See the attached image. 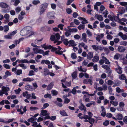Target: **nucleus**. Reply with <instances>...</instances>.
I'll use <instances>...</instances> for the list:
<instances>
[{
	"mask_svg": "<svg viewBox=\"0 0 127 127\" xmlns=\"http://www.w3.org/2000/svg\"><path fill=\"white\" fill-rule=\"evenodd\" d=\"M86 32L88 35V37L92 36V34L91 32L87 30L86 31Z\"/></svg>",
	"mask_w": 127,
	"mask_h": 127,
	"instance_id": "nucleus-48",
	"label": "nucleus"
},
{
	"mask_svg": "<svg viewBox=\"0 0 127 127\" xmlns=\"http://www.w3.org/2000/svg\"><path fill=\"white\" fill-rule=\"evenodd\" d=\"M120 44L121 45H123L125 46L127 45V42L125 41H122L120 42Z\"/></svg>",
	"mask_w": 127,
	"mask_h": 127,
	"instance_id": "nucleus-43",
	"label": "nucleus"
},
{
	"mask_svg": "<svg viewBox=\"0 0 127 127\" xmlns=\"http://www.w3.org/2000/svg\"><path fill=\"white\" fill-rule=\"evenodd\" d=\"M33 80L34 79L33 78H31L29 77H27L23 79L22 81L24 82H31L33 81Z\"/></svg>",
	"mask_w": 127,
	"mask_h": 127,
	"instance_id": "nucleus-15",
	"label": "nucleus"
},
{
	"mask_svg": "<svg viewBox=\"0 0 127 127\" xmlns=\"http://www.w3.org/2000/svg\"><path fill=\"white\" fill-rule=\"evenodd\" d=\"M54 86V84L53 83H51L48 86L47 89L48 90H51L53 87Z\"/></svg>",
	"mask_w": 127,
	"mask_h": 127,
	"instance_id": "nucleus-22",
	"label": "nucleus"
},
{
	"mask_svg": "<svg viewBox=\"0 0 127 127\" xmlns=\"http://www.w3.org/2000/svg\"><path fill=\"white\" fill-rule=\"evenodd\" d=\"M60 114L62 116H67L68 115L67 114L66 112L64 110H60Z\"/></svg>",
	"mask_w": 127,
	"mask_h": 127,
	"instance_id": "nucleus-19",
	"label": "nucleus"
},
{
	"mask_svg": "<svg viewBox=\"0 0 127 127\" xmlns=\"http://www.w3.org/2000/svg\"><path fill=\"white\" fill-rule=\"evenodd\" d=\"M116 118L118 120H122L123 118V115L120 113H118L116 116Z\"/></svg>",
	"mask_w": 127,
	"mask_h": 127,
	"instance_id": "nucleus-16",
	"label": "nucleus"
},
{
	"mask_svg": "<svg viewBox=\"0 0 127 127\" xmlns=\"http://www.w3.org/2000/svg\"><path fill=\"white\" fill-rule=\"evenodd\" d=\"M5 29L4 31L5 32H6L8 31L9 30V27L7 25H5L4 26Z\"/></svg>",
	"mask_w": 127,
	"mask_h": 127,
	"instance_id": "nucleus-57",
	"label": "nucleus"
},
{
	"mask_svg": "<svg viewBox=\"0 0 127 127\" xmlns=\"http://www.w3.org/2000/svg\"><path fill=\"white\" fill-rule=\"evenodd\" d=\"M33 50L36 54H43V50L37 48H33Z\"/></svg>",
	"mask_w": 127,
	"mask_h": 127,
	"instance_id": "nucleus-6",
	"label": "nucleus"
},
{
	"mask_svg": "<svg viewBox=\"0 0 127 127\" xmlns=\"http://www.w3.org/2000/svg\"><path fill=\"white\" fill-rule=\"evenodd\" d=\"M118 35L121 37V38L124 40H125L127 39V36L125 34H123L122 32H119L118 33Z\"/></svg>",
	"mask_w": 127,
	"mask_h": 127,
	"instance_id": "nucleus-7",
	"label": "nucleus"
},
{
	"mask_svg": "<svg viewBox=\"0 0 127 127\" xmlns=\"http://www.w3.org/2000/svg\"><path fill=\"white\" fill-rule=\"evenodd\" d=\"M79 109L81 110H84L86 111V108L85 107L83 103H81V105L79 107Z\"/></svg>",
	"mask_w": 127,
	"mask_h": 127,
	"instance_id": "nucleus-9",
	"label": "nucleus"
},
{
	"mask_svg": "<svg viewBox=\"0 0 127 127\" xmlns=\"http://www.w3.org/2000/svg\"><path fill=\"white\" fill-rule=\"evenodd\" d=\"M102 67L103 68L107 70L109 68L108 65L105 64H103L102 66Z\"/></svg>",
	"mask_w": 127,
	"mask_h": 127,
	"instance_id": "nucleus-62",
	"label": "nucleus"
},
{
	"mask_svg": "<svg viewBox=\"0 0 127 127\" xmlns=\"http://www.w3.org/2000/svg\"><path fill=\"white\" fill-rule=\"evenodd\" d=\"M48 5V4L46 2H44L40 5L39 12L40 15L42 14L45 12Z\"/></svg>",
	"mask_w": 127,
	"mask_h": 127,
	"instance_id": "nucleus-2",
	"label": "nucleus"
},
{
	"mask_svg": "<svg viewBox=\"0 0 127 127\" xmlns=\"http://www.w3.org/2000/svg\"><path fill=\"white\" fill-rule=\"evenodd\" d=\"M65 34L66 36L68 37L71 34V33L68 31H67L65 32Z\"/></svg>",
	"mask_w": 127,
	"mask_h": 127,
	"instance_id": "nucleus-61",
	"label": "nucleus"
},
{
	"mask_svg": "<svg viewBox=\"0 0 127 127\" xmlns=\"http://www.w3.org/2000/svg\"><path fill=\"white\" fill-rule=\"evenodd\" d=\"M47 111L46 110H42L41 111L40 114L44 116H45L48 114H47Z\"/></svg>",
	"mask_w": 127,
	"mask_h": 127,
	"instance_id": "nucleus-13",
	"label": "nucleus"
},
{
	"mask_svg": "<svg viewBox=\"0 0 127 127\" xmlns=\"http://www.w3.org/2000/svg\"><path fill=\"white\" fill-rule=\"evenodd\" d=\"M70 100L68 98H65L64 99V103L68 104L70 102Z\"/></svg>",
	"mask_w": 127,
	"mask_h": 127,
	"instance_id": "nucleus-59",
	"label": "nucleus"
},
{
	"mask_svg": "<svg viewBox=\"0 0 127 127\" xmlns=\"http://www.w3.org/2000/svg\"><path fill=\"white\" fill-rule=\"evenodd\" d=\"M0 6L2 8H6L8 7L9 6L6 3L2 2L0 3Z\"/></svg>",
	"mask_w": 127,
	"mask_h": 127,
	"instance_id": "nucleus-12",
	"label": "nucleus"
},
{
	"mask_svg": "<svg viewBox=\"0 0 127 127\" xmlns=\"http://www.w3.org/2000/svg\"><path fill=\"white\" fill-rule=\"evenodd\" d=\"M47 16L49 18L51 19L54 17V13L53 12H49L47 13Z\"/></svg>",
	"mask_w": 127,
	"mask_h": 127,
	"instance_id": "nucleus-11",
	"label": "nucleus"
},
{
	"mask_svg": "<svg viewBox=\"0 0 127 127\" xmlns=\"http://www.w3.org/2000/svg\"><path fill=\"white\" fill-rule=\"evenodd\" d=\"M92 80L90 79H85L83 81V83L86 84H90L91 85H92Z\"/></svg>",
	"mask_w": 127,
	"mask_h": 127,
	"instance_id": "nucleus-4",
	"label": "nucleus"
},
{
	"mask_svg": "<svg viewBox=\"0 0 127 127\" xmlns=\"http://www.w3.org/2000/svg\"><path fill=\"white\" fill-rule=\"evenodd\" d=\"M64 44L66 46H67L69 43V41H68V39L67 38H65L64 39V41H63Z\"/></svg>",
	"mask_w": 127,
	"mask_h": 127,
	"instance_id": "nucleus-33",
	"label": "nucleus"
},
{
	"mask_svg": "<svg viewBox=\"0 0 127 127\" xmlns=\"http://www.w3.org/2000/svg\"><path fill=\"white\" fill-rule=\"evenodd\" d=\"M55 37H56L57 39L58 40H59L61 36L59 34L57 33L55 34Z\"/></svg>",
	"mask_w": 127,
	"mask_h": 127,
	"instance_id": "nucleus-58",
	"label": "nucleus"
},
{
	"mask_svg": "<svg viewBox=\"0 0 127 127\" xmlns=\"http://www.w3.org/2000/svg\"><path fill=\"white\" fill-rule=\"evenodd\" d=\"M50 71L47 68H44L43 69V75L44 76H46L49 74Z\"/></svg>",
	"mask_w": 127,
	"mask_h": 127,
	"instance_id": "nucleus-10",
	"label": "nucleus"
},
{
	"mask_svg": "<svg viewBox=\"0 0 127 127\" xmlns=\"http://www.w3.org/2000/svg\"><path fill=\"white\" fill-rule=\"evenodd\" d=\"M49 105V104L47 103H44L43 105V107L42 108V109H45L47 107H48Z\"/></svg>",
	"mask_w": 127,
	"mask_h": 127,
	"instance_id": "nucleus-46",
	"label": "nucleus"
},
{
	"mask_svg": "<svg viewBox=\"0 0 127 127\" xmlns=\"http://www.w3.org/2000/svg\"><path fill=\"white\" fill-rule=\"evenodd\" d=\"M97 19L99 21H102L103 20V18L101 15H98Z\"/></svg>",
	"mask_w": 127,
	"mask_h": 127,
	"instance_id": "nucleus-35",
	"label": "nucleus"
},
{
	"mask_svg": "<svg viewBox=\"0 0 127 127\" xmlns=\"http://www.w3.org/2000/svg\"><path fill=\"white\" fill-rule=\"evenodd\" d=\"M71 57L73 59H75L77 58L75 53H72L71 54Z\"/></svg>",
	"mask_w": 127,
	"mask_h": 127,
	"instance_id": "nucleus-34",
	"label": "nucleus"
},
{
	"mask_svg": "<svg viewBox=\"0 0 127 127\" xmlns=\"http://www.w3.org/2000/svg\"><path fill=\"white\" fill-rule=\"evenodd\" d=\"M2 91L4 92H7L8 91L9 89V88L8 87H5L4 86H3L2 87Z\"/></svg>",
	"mask_w": 127,
	"mask_h": 127,
	"instance_id": "nucleus-23",
	"label": "nucleus"
},
{
	"mask_svg": "<svg viewBox=\"0 0 127 127\" xmlns=\"http://www.w3.org/2000/svg\"><path fill=\"white\" fill-rule=\"evenodd\" d=\"M82 20H83V21L81 22L82 24H85L88 23V22L86 20V19L84 17L83 18Z\"/></svg>",
	"mask_w": 127,
	"mask_h": 127,
	"instance_id": "nucleus-45",
	"label": "nucleus"
},
{
	"mask_svg": "<svg viewBox=\"0 0 127 127\" xmlns=\"http://www.w3.org/2000/svg\"><path fill=\"white\" fill-rule=\"evenodd\" d=\"M51 29L50 27L47 26H45L41 28L40 31L43 32H44L47 31H50L51 30Z\"/></svg>",
	"mask_w": 127,
	"mask_h": 127,
	"instance_id": "nucleus-3",
	"label": "nucleus"
},
{
	"mask_svg": "<svg viewBox=\"0 0 127 127\" xmlns=\"http://www.w3.org/2000/svg\"><path fill=\"white\" fill-rule=\"evenodd\" d=\"M66 11L67 13L68 14H70L72 12V10L70 8H67L66 9Z\"/></svg>",
	"mask_w": 127,
	"mask_h": 127,
	"instance_id": "nucleus-50",
	"label": "nucleus"
},
{
	"mask_svg": "<svg viewBox=\"0 0 127 127\" xmlns=\"http://www.w3.org/2000/svg\"><path fill=\"white\" fill-rule=\"evenodd\" d=\"M64 26V25L62 24H60L58 26V28H60L61 30H63V27Z\"/></svg>",
	"mask_w": 127,
	"mask_h": 127,
	"instance_id": "nucleus-51",
	"label": "nucleus"
},
{
	"mask_svg": "<svg viewBox=\"0 0 127 127\" xmlns=\"http://www.w3.org/2000/svg\"><path fill=\"white\" fill-rule=\"evenodd\" d=\"M4 18L6 19L7 22H9L10 21L9 18V14L7 13L5 14L4 16Z\"/></svg>",
	"mask_w": 127,
	"mask_h": 127,
	"instance_id": "nucleus-29",
	"label": "nucleus"
},
{
	"mask_svg": "<svg viewBox=\"0 0 127 127\" xmlns=\"http://www.w3.org/2000/svg\"><path fill=\"white\" fill-rule=\"evenodd\" d=\"M44 97L45 98L48 97L50 99H51L52 98V96L50 94L47 93L44 95Z\"/></svg>",
	"mask_w": 127,
	"mask_h": 127,
	"instance_id": "nucleus-39",
	"label": "nucleus"
},
{
	"mask_svg": "<svg viewBox=\"0 0 127 127\" xmlns=\"http://www.w3.org/2000/svg\"><path fill=\"white\" fill-rule=\"evenodd\" d=\"M71 76L73 79L76 78L77 76V73L76 71H74L72 74Z\"/></svg>",
	"mask_w": 127,
	"mask_h": 127,
	"instance_id": "nucleus-26",
	"label": "nucleus"
},
{
	"mask_svg": "<svg viewBox=\"0 0 127 127\" xmlns=\"http://www.w3.org/2000/svg\"><path fill=\"white\" fill-rule=\"evenodd\" d=\"M33 88V87L32 86L30 85H27L25 87V89L28 91L30 90V89H32Z\"/></svg>",
	"mask_w": 127,
	"mask_h": 127,
	"instance_id": "nucleus-28",
	"label": "nucleus"
},
{
	"mask_svg": "<svg viewBox=\"0 0 127 127\" xmlns=\"http://www.w3.org/2000/svg\"><path fill=\"white\" fill-rule=\"evenodd\" d=\"M120 55L118 53H116L114 57V59L115 60H118L119 58Z\"/></svg>",
	"mask_w": 127,
	"mask_h": 127,
	"instance_id": "nucleus-30",
	"label": "nucleus"
},
{
	"mask_svg": "<svg viewBox=\"0 0 127 127\" xmlns=\"http://www.w3.org/2000/svg\"><path fill=\"white\" fill-rule=\"evenodd\" d=\"M40 3V1L39 0H34L32 1V3L34 5H37Z\"/></svg>",
	"mask_w": 127,
	"mask_h": 127,
	"instance_id": "nucleus-37",
	"label": "nucleus"
},
{
	"mask_svg": "<svg viewBox=\"0 0 127 127\" xmlns=\"http://www.w3.org/2000/svg\"><path fill=\"white\" fill-rule=\"evenodd\" d=\"M54 103L60 107H62L63 106V104L61 102H58L57 101H55Z\"/></svg>",
	"mask_w": 127,
	"mask_h": 127,
	"instance_id": "nucleus-44",
	"label": "nucleus"
},
{
	"mask_svg": "<svg viewBox=\"0 0 127 127\" xmlns=\"http://www.w3.org/2000/svg\"><path fill=\"white\" fill-rule=\"evenodd\" d=\"M118 50L120 52H123L125 50V49L123 47L120 46L118 47Z\"/></svg>",
	"mask_w": 127,
	"mask_h": 127,
	"instance_id": "nucleus-17",
	"label": "nucleus"
},
{
	"mask_svg": "<svg viewBox=\"0 0 127 127\" xmlns=\"http://www.w3.org/2000/svg\"><path fill=\"white\" fill-rule=\"evenodd\" d=\"M22 71L21 69H18L17 70L15 73L17 75H20L22 74Z\"/></svg>",
	"mask_w": 127,
	"mask_h": 127,
	"instance_id": "nucleus-42",
	"label": "nucleus"
},
{
	"mask_svg": "<svg viewBox=\"0 0 127 127\" xmlns=\"http://www.w3.org/2000/svg\"><path fill=\"white\" fill-rule=\"evenodd\" d=\"M19 63H29V62L27 60L24 59H22L20 60H19Z\"/></svg>",
	"mask_w": 127,
	"mask_h": 127,
	"instance_id": "nucleus-27",
	"label": "nucleus"
},
{
	"mask_svg": "<svg viewBox=\"0 0 127 127\" xmlns=\"http://www.w3.org/2000/svg\"><path fill=\"white\" fill-rule=\"evenodd\" d=\"M31 27L30 26H27L21 30L20 33L22 36H25L30 33L28 35L29 36H30L34 34V32L31 31Z\"/></svg>",
	"mask_w": 127,
	"mask_h": 127,
	"instance_id": "nucleus-1",
	"label": "nucleus"
},
{
	"mask_svg": "<svg viewBox=\"0 0 127 127\" xmlns=\"http://www.w3.org/2000/svg\"><path fill=\"white\" fill-rule=\"evenodd\" d=\"M69 43L70 44L71 46L73 47L76 46L77 44L75 43V41L74 40H71L69 41Z\"/></svg>",
	"mask_w": 127,
	"mask_h": 127,
	"instance_id": "nucleus-20",
	"label": "nucleus"
},
{
	"mask_svg": "<svg viewBox=\"0 0 127 127\" xmlns=\"http://www.w3.org/2000/svg\"><path fill=\"white\" fill-rule=\"evenodd\" d=\"M51 92L52 93L53 96H56L58 94V91H56L55 90H52L51 91Z\"/></svg>",
	"mask_w": 127,
	"mask_h": 127,
	"instance_id": "nucleus-36",
	"label": "nucleus"
},
{
	"mask_svg": "<svg viewBox=\"0 0 127 127\" xmlns=\"http://www.w3.org/2000/svg\"><path fill=\"white\" fill-rule=\"evenodd\" d=\"M15 10L16 13H18L21 11V8L20 7L18 6L16 8Z\"/></svg>",
	"mask_w": 127,
	"mask_h": 127,
	"instance_id": "nucleus-40",
	"label": "nucleus"
},
{
	"mask_svg": "<svg viewBox=\"0 0 127 127\" xmlns=\"http://www.w3.org/2000/svg\"><path fill=\"white\" fill-rule=\"evenodd\" d=\"M45 63L46 64H50V62L49 61L47 60H42L41 62L40 63L42 64H44Z\"/></svg>",
	"mask_w": 127,
	"mask_h": 127,
	"instance_id": "nucleus-14",
	"label": "nucleus"
},
{
	"mask_svg": "<svg viewBox=\"0 0 127 127\" xmlns=\"http://www.w3.org/2000/svg\"><path fill=\"white\" fill-rule=\"evenodd\" d=\"M21 90L20 88H19L18 89L15 90V92L16 94H18L20 93V92Z\"/></svg>",
	"mask_w": 127,
	"mask_h": 127,
	"instance_id": "nucleus-53",
	"label": "nucleus"
},
{
	"mask_svg": "<svg viewBox=\"0 0 127 127\" xmlns=\"http://www.w3.org/2000/svg\"><path fill=\"white\" fill-rule=\"evenodd\" d=\"M95 103V102L92 101L90 103H88L87 104L86 106L88 107H89L93 104H94V105Z\"/></svg>",
	"mask_w": 127,
	"mask_h": 127,
	"instance_id": "nucleus-32",
	"label": "nucleus"
},
{
	"mask_svg": "<svg viewBox=\"0 0 127 127\" xmlns=\"http://www.w3.org/2000/svg\"><path fill=\"white\" fill-rule=\"evenodd\" d=\"M55 39V36L54 35H52L51 36L50 39L52 41H53Z\"/></svg>",
	"mask_w": 127,
	"mask_h": 127,
	"instance_id": "nucleus-56",
	"label": "nucleus"
},
{
	"mask_svg": "<svg viewBox=\"0 0 127 127\" xmlns=\"http://www.w3.org/2000/svg\"><path fill=\"white\" fill-rule=\"evenodd\" d=\"M49 52L50 51L49 50L46 51L45 52H44L43 51V53L42 55L43 56H45L46 55H48L49 54Z\"/></svg>",
	"mask_w": 127,
	"mask_h": 127,
	"instance_id": "nucleus-55",
	"label": "nucleus"
},
{
	"mask_svg": "<svg viewBox=\"0 0 127 127\" xmlns=\"http://www.w3.org/2000/svg\"><path fill=\"white\" fill-rule=\"evenodd\" d=\"M41 46L43 48H44V50L50 49H52V46L51 45H48L47 46L46 43L41 45Z\"/></svg>",
	"mask_w": 127,
	"mask_h": 127,
	"instance_id": "nucleus-5",
	"label": "nucleus"
},
{
	"mask_svg": "<svg viewBox=\"0 0 127 127\" xmlns=\"http://www.w3.org/2000/svg\"><path fill=\"white\" fill-rule=\"evenodd\" d=\"M121 83L122 82L121 81L119 80H117L116 81L115 83H114V84H115V86H119Z\"/></svg>",
	"mask_w": 127,
	"mask_h": 127,
	"instance_id": "nucleus-31",
	"label": "nucleus"
},
{
	"mask_svg": "<svg viewBox=\"0 0 127 127\" xmlns=\"http://www.w3.org/2000/svg\"><path fill=\"white\" fill-rule=\"evenodd\" d=\"M109 122L108 120H106L103 123V125L104 126H107L109 124Z\"/></svg>",
	"mask_w": 127,
	"mask_h": 127,
	"instance_id": "nucleus-52",
	"label": "nucleus"
},
{
	"mask_svg": "<svg viewBox=\"0 0 127 127\" xmlns=\"http://www.w3.org/2000/svg\"><path fill=\"white\" fill-rule=\"evenodd\" d=\"M77 91L75 88H73L71 91L70 92V93H72L73 95H75L76 94Z\"/></svg>",
	"mask_w": 127,
	"mask_h": 127,
	"instance_id": "nucleus-47",
	"label": "nucleus"
},
{
	"mask_svg": "<svg viewBox=\"0 0 127 127\" xmlns=\"http://www.w3.org/2000/svg\"><path fill=\"white\" fill-rule=\"evenodd\" d=\"M114 17L113 20H114L116 22L118 21V20L119 19V16H114Z\"/></svg>",
	"mask_w": 127,
	"mask_h": 127,
	"instance_id": "nucleus-63",
	"label": "nucleus"
},
{
	"mask_svg": "<svg viewBox=\"0 0 127 127\" xmlns=\"http://www.w3.org/2000/svg\"><path fill=\"white\" fill-rule=\"evenodd\" d=\"M99 60V57L98 56H95L93 58V61L94 62H97Z\"/></svg>",
	"mask_w": 127,
	"mask_h": 127,
	"instance_id": "nucleus-24",
	"label": "nucleus"
},
{
	"mask_svg": "<svg viewBox=\"0 0 127 127\" xmlns=\"http://www.w3.org/2000/svg\"><path fill=\"white\" fill-rule=\"evenodd\" d=\"M56 119V116H53L50 117V119L51 121H54Z\"/></svg>",
	"mask_w": 127,
	"mask_h": 127,
	"instance_id": "nucleus-64",
	"label": "nucleus"
},
{
	"mask_svg": "<svg viewBox=\"0 0 127 127\" xmlns=\"http://www.w3.org/2000/svg\"><path fill=\"white\" fill-rule=\"evenodd\" d=\"M122 68L119 67L118 68H116V72L119 74H121L122 73V71L121 70Z\"/></svg>",
	"mask_w": 127,
	"mask_h": 127,
	"instance_id": "nucleus-25",
	"label": "nucleus"
},
{
	"mask_svg": "<svg viewBox=\"0 0 127 127\" xmlns=\"http://www.w3.org/2000/svg\"><path fill=\"white\" fill-rule=\"evenodd\" d=\"M93 49L97 51L98 50V47H97L95 45H94L92 46Z\"/></svg>",
	"mask_w": 127,
	"mask_h": 127,
	"instance_id": "nucleus-41",
	"label": "nucleus"
},
{
	"mask_svg": "<svg viewBox=\"0 0 127 127\" xmlns=\"http://www.w3.org/2000/svg\"><path fill=\"white\" fill-rule=\"evenodd\" d=\"M103 49L105 52H106L107 54H108L109 53V51L108 48L103 47Z\"/></svg>",
	"mask_w": 127,
	"mask_h": 127,
	"instance_id": "nucleus-49",
	"label": "nucleus"
},
{
	"mask_svg": "<svg viewBox=\"0 0 127 127\" xmlns=\"http://www.w3.org/2000/svg\"><path fill=\"white\" fill-rule=\"evenodd\" d=\"M11 125L12 127H17L18 126V123L17 122H13Z\"/></svg>",
	"mask_w": 127,
	"mask_h": 127,
	"instance_id": "nucleus-38",
	"label": "nucleus"
},
{
	"mask_svg": "<svg viewBox=\"0 0 127 127\" xmlns=\"http://www.w3.org/2000/svg\"><path fill=\"white\" fill-rule=\"evenodd\" d=\"M74 23L76 25H78L80 24V22L78 20L76 19H74Z\"/></svg>",
	"mask_w": 127,
	"mask_h": 127,
	"instance_id": "nucleus-54",
	"label": "nucleus"
},
{
	"mask_svg": "<svg viewBox=\"0 0 127 127\" xmlns=\"http://www.w3.org/2000/svg\"><path fill=\"white\" fill-rule=\"evenodd\" d=\"M77 68L79 71L84 72H86L87 70V69L86 68H83V69L82 66H80L79 67H78Z\"/></svg>",
	"mask_w": 127,
	"mask_h": 127,
	"instance_id": "nucleus-18",
	"label": "nucleus"
},
{
	"mask_svg": "<svg viewBox=\"0 0 127 127\" xmlns=\"http://www.w3.org/2000/svg\"><path fill=\"white\" fill-rule=\"evenodd\" d=\"M93 56V53L91 52H89L87 55V58L89 60H90Z\"/></svg>",
	"mask_w": 127,
	"mask_h": 127,
	"instance_id": "nucleus-8",
	"label": "nucleus"
},
{
	"mask_svg": "<svg viewBox=\"0 0 127 127\" xmlns=\"http://www.w3.org/2000/svg\"><path fill=\"white\" fill-rule=\"evenodd\" d=\"M119 78L121 80H125L126 79V77L124 74H122L119 76Z\"/></svg>",
	"mask_w": 127,
	"mask_h": 127,
	"instance_id": "nucleus-21",
	"label": "nucleus"
},
{
	"mask_svg": "<svg viewBox=\"0 0 127 127\" xmlns=\"http://www.w3.org/2000/svg\"><path fill=\"white\" fill-rule=\"evenodd\" d=\"M56 51L55 53L56 54H58L59 55H63V52L62 51Z\"/></svg>",
	"mask_w": 127,
	"mask_h": 127,
	"instance_id": "nucleus-60",
	"label": "nucleus"
}]
</instances>
